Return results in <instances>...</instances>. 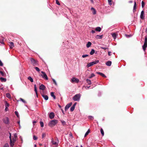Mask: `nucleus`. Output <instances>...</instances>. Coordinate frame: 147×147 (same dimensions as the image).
Instances as JSON below:
<instances>
[{"label": "nucleus", "mask_w": 147, "mask_h": 147, "mask_svg": "<svg viewBox=\"0 0 147 147\" xmlns=\"http://www.w3.org/2000/svg\"><path fill=\"white\" fill-rule=\"evenodd\" d=\"M9 138L10 140V144L11 147H13L14 145V143L16 141V138L13 137L12 139L11 138V134L9 133Z\"/></svg>", "instance_id": "nucleus-1"}, {"label": "nucleus", "mask_w": 147, "mask_h": 147, "mask_svg": "<svg viewBox=\"0 0 147 147\" xmlns=\"http://www.w3.org/2000/svg\"><path fill=\"white\" fill-rule=\"evenodd\" d=\"M58 123V120L56 119L50 121L48 124L49 126L53 127L55 126Z\"/></svg>", "instance_id": "nucleus-2"}, {"label": "nucleus", "mask_w": 147, "mask_h": 147, "mask_svg": "<svg viewBox=\"0 0 147 147\" xmlns=\"http://www.w3.org/2000/svg\"><path fill=\"white\" fill-rule=\"evenodd\" d=\"M81 95L80 93L76 94L73 97V100L75 101H79L80 99Z\"/></svg>", "instance_id": "nucleus-3"}, {"label": "nucleus", "mask_w": 147, "mask_h": 147, "mask_svg": "<svg viewBox=\"0 0 147 147\" xmlns=\"http://www.w3.org/2000/svg\"><path fill=\"white\" fill-rule=\"evenodd\" d=\"M99 62V61L98 60H97L95 61L91 62L88 63L87 65V67H90L94 64H95L97 63H98Z\"/></svg>", "instance_id": "nucleus-4"}, {"label": "nucleus", "mask_w": 147, "mask_h": 147, "mask_svg": "<svg viewBox=\"0 0 147 147\" xmlns=\"http://www.w3.org/2000/svg\"><path fill=\"white\" fill-rule=\"evenodd\" d=\"M30 60L31 63L33 66H34L37 65L38 63L34 59L32 58H31Z\"/></svg>", "instance_id": "nucleus-5"}, {"label": "nucleus", "mask_w": 147, "mask_h": 147, "mask_svg": "<svg viewBox=\"0 0 147 147\" xmlns=\"http://www.w3.org/2000/svg\"><path fill=\"white\" fill-rule=\"evenodd\" d=\"M57 140L58 141V142H55L54 141L53 138L51 139V142L53 144L55 145L57 147L58 146V144L59 143V141L58 138H57Z\"/></svg>", "instance_id": "nucleus-6"}, {"label": "nucleus", "mask_w": 147, "mask_h": 147, "mask_svg": "<svg viewBox=\"0 0 147 147\" xmlns=\"http://www.w3.org/2000/svg\"><path fill=\"white\" fill-rule=\"evenodd\" d=\"M41 73L42 74V78L45 79V80H48V78L46 73L43 71H41Z\"/></svg>", "instance_id": "nucleus-7"}, {"label": "nucleus", "mask_w": 147, "mask_h": 147, "mask_svg": "<svg viewBox=\"0 0 147 147\" xmlns=\"http://www.w3.org/2000/svg\"><path fill=\"white\" fill-rule=\"evenodd\" d=\"M3 122L6 124H8L9 123V120L8 117H6L3 119Z\"/></svg>", "instance_id": "nucleus-8"}, {"label": "nucleus", "mask_w": 147, "mask_h": 147, "mask_svg": "<svg viewBox=\"0 0 147 147\" xmlns=\"http://www.w3.org/2000/svg\"><path fill=\"white\" fill-rule=\"evenodd\" d=\"M72 102H70L66 105L65 108V110H67L70 107V106L72 105Z\"/></svg>", "instance_id": "nucleus-9"}, {"label": "nucleus", "mask_w": 147, "mask_h": 147, "mask_svg": "<svg viewBox=\"0 0 147 147\" xmlns=\"http://www.w3.org/2000/svg\"><path fill=\"white\" fill-rule=\"evenodd\" d=\"M79 82V80L77 78H73L71 79V82H76L78 83Z\"/></svg>", "instance_id": "nucleus-10"}, {"label": "nucleus", "mask_w": 147, "mask_h": 147, "mask_svg": "<svg viewBox=\"0 0 147 147\" xmlns=\"http://www.w3.org/2000/svg\"><path fill=\"white\" fill-rule=\"evenodd\" d=\"M140 18L142 20L144 19V10L142 11L141 12L140 15Z\"/></svg>", "instance_id": "nucleus-11"}, {"label": "nucleus", "mask_w": 147, "mask_h": 147, "mask_svg": "<svg viewBox=\"0 0 147 147\" xmlns=\"http://www.w3.org/2000/svg\"><path fill=\"white\" fill-rule=\"evenodd\" d=\"M144 52H145L147 47V43L144 42V45L142 46Z\"/></svg>", "instance_id": "nucleus-12"}, {"label": "nucleus", "mask_w": 147, "mask_h": 147, "mask_svg": "<svg viewBox=\"0 0 147 147\" xmlns=\"http://www.w3.org/2000/svg\"><path fill=\"white\" fill-rule=\"evenodd\" d=\"M55 116V114L53 112L50 113L49 115V117L51 119H53Z\"/></svg>", "instance_id": "nucleus-13"}, {"label": "nucleus", "mask_w": 147, "mask_h": 147, "mask_svg": "<svg viewBox=\"0 0 147 147\" xmlns=\"http://www.w3.org/2000/svg\"><path fill=\"white\" fill-rule=\"evenodd\" d=\"M46 88L45 86L44 85L42 84L40 86L39 89L40 90H44Z\"/></svg>", "instance_id": "nucleus-14"}, {"label": "nucleus", "mask_w": 147, "mask_h": 147, "mask_svg": "<svg viewBox=\"0 0 147 147\" xmlns=\"http://www.w3.org/2000/svg\"><path fill=\"white\" fill-rule=\"evenodd\" d=\"M91 10H92V13L93 15H95L96 13V11L95 9L93 7L91 8Z\"/></svg>", "instance_id": "nucleus-15"}, {"label": "nucleus", "mask_w": 147, "mask_h": 147, "mask_svg": "<svg viewBox=\"0 0 147 147\" xmlns=\"http://www.w3.org/2000/svg\"><path fill=\"white\" fill-rule=\"evenodd\" d=\"M97 74L101 76L102 77L104 78H106V76L100 72H96Z\"/></svg>", "instance_id": "nucleus-16"}, {"label": "nucleus", "mask_w": 147, "mask_h": 147, "mask_svg": "<svg viewBox=\"0 0 147 147\" xmlns=\"http://www.w3.org/2000/svg\"><path fill=\"white\" fill-rule=\"evenodd\" d=\"M136 1H135L134 3V4L133 9V12L134 13L136 11Z\"/></svg>", "instance_id": "nucleus-17"}, {"label": "nucleus", "mask_w": 147, "mask_h": 147, "mask_svg": "<svg viewBox=\"0 0 147 147\" xmlns=\"http://www.w3.org/2000/svg\"><path fill=\"white\" fill-rule=\"evenodd\" d=\"M42 97L44 98V99L46 100H47L48 99V96L47 95H45L44 94H42Z\"/></svg>", "instance_id": "nucleus-18"}, {"label": "nucleus", "mask_w": 147, "mask_h": 147, "mask_svg": "<svg viewBox=\"0 0 147 147\" xmlns=\"http://www.w3.org/2000/svg\"><path fill=\"white\" fill-rule=\"evenodd\" d=\"M112 63V62L111 61H108L106 63V64L108 66H111Z\"/></svg>", "instance_id": "nucleus-19"}, {"label": "nucleus", "mask_w": 147, "mask_h": 147, "mask_svg": "<svg viewBox=\"0 0 147 147\" xmlns=\"http://www.w3.org/2000/svg\"><path fill=\"white\" fill-rule=\"evenodd\" d=\"M113 37L114 39H115L117 37V34L115 33H113L111 34Z\"/></svg>", "instance_id": "nucleus-20"}, {"label": "nucleus", "mask_w": 147, "mask_h": 147, "mask_svg": "<svg viewBox=\"0 0 147 147\" xmlns=\"http://www.w3.org/2000/svg\"><path fill=\"white\" fill-rule=\"evenodd\" d=\"M9 46L10 48L12 49L14 47L13 43L12 42H9Z\"/></svg>", "instance_id": "nucleus-21"}, {"label": "nucleus", "mask_w": 147, "mask_h": 147, "mask_svg": "<svg viewBox=\"0 0 147 147\" xmlns=\"http://www.w3.org/2000/svg\"><path fill=\"white\" fill-rule=\"evenodd\" d=\"M102 35H97L95 36V38L96 39H101L102 38Z\"/></svg>", "instance_id": "nucleus-22"}, {"label": "nucleus", "mask_w": 147, "mask_h": 147, "mask_svg": "<svg viewBox=\"0 0 147 147\" xmlns=\"http://www.w3.org/2000/svg\"><path fill=\"white\" fill-rule=\"evenodd\" d=\"M86 82L88 85H90L91 84V82L90 80L88 79H87L86 80Z\"/></svg>", "instance_id": "nucleus-23"}, {"label": "nucleus", "mask_w": 147, "mask_h": 147, "mask_svg": "<svg viewBox=\"0 0 147 147\" xmlns=\"http://www.w3.org/2000/svg\"><path fill=\"white\" fill-rule=\"evenodd\" d=\"M0 80L1 82H5L6 81V79L3 77H1Z\"/></svg>", "instance_id": "nucleus-24"}, {"label": "nucleus", "mask_w": 147, "mask_h": 147, "mask_svg": "<svg viewBox=\"0 0 147 147\" xmlns=\"http://www.w3.org/2000/svg\"><path fill=\"white\" fill-rule=\"evenodd\" d=\"M95 30L96 31L100 32L101 30V28L99 27H97L95 28Z\"/></svg>", "instance_id": "nucleus-25"}, {"label": "nucleus", "mask_w": 147, "mask_h": 147, "mask_svg": "<svg viewBox=\"0 0 147 147\" xmlns=\"http://www.w3.org/2000/svg\"><path fill=\"white\" fill-rule=\"evenodd\" d=\"M4 40L3 38L0 36V43L1 44H3V41Z\"/></svg>", "instance_id": "nucleus-26"}, {"label": "nucleus", "mask_w": 147, "mask_h": 147, "mask_svg": "<svg viewBox=\"0 0 147 147\" xmlns=\"http://www.w3.org/2000/svg\"><path fill=\"white\" fill-rule=\"evenodd\" d=\"M92 44L90 42H88L86 44V46L87 48L89 47Z\"/></svg>", "instance_id": "nucleus-27"}, {"label": "nucleus", "mask_w": 147, "mask_h": 147, "mask_svg": "<svg viewBox=\"0 0 147 147\" xmlns=\"http://www.w3.org/2000/svg\"><path fill=\"white\" fill-rule=\"evenodd\" d=\"M28 79L29 80L32 82H33V79L31 76H29L28 77Z\"/></svg>", "instance_id": "nucleus-28"}, {"label": "nucleus", "mask_w": 147, "mask_h": 147, "mask_svg": "<svg viewBox=\"0 0 147 147\" xmlns=\"http://www.w3.org/2000/svg\"><path fill=\"white\" fill-rule=\"evenodd\" d=\"M51 95L52 97L54 99L56 98L54 94V93L53 92H52L51 93Z\"/></svg>", "instance_id": "nucleus-29"}, {"label": "nucleus", "mask_w": 147, "mask_h": 147, "mask_svg": "<svg viewBox=\"0 0 147 147\" xmlns=\"http://www.w3.org/2000/svg\"><path fill=\"white\" fill-rule=\"evenodd\" d=\"M95 52V50L94 49H92L90 52V55H93Z\"/></svg>", "instance_id": "nucleus-30"}, {"label": "nucleus", "mask_w": 147, "mask_h": 147, "mask_svg": "<svg viewBox=\"0 0 147 147\" xmlns=\"http://www.w3.org/2000/svg\"><path fill=\"white\" fill-rule=\"evenodd\" d=\"M0 73L1 74V75L5 77V76H6V74L5 73L3 72L2 71H0Z\"/></svg>", "instance_id": "nucleus-31"}, {"label": "nucleus", "mask_w": 147, "mask_h": 147, "mask_svg": "<svg viewBox=\"0 0 147 147\" xmlns=\"http://www.w3.org/2000/svg\"><path fill=\"white\" fill-rule=\"evenodd\" d=\"M6 97L9 98H11V95L9 93H7L6 94Z\"/></svg>", "instance_id": "nucleus-32"}, {"label": "nucleus", "mask_w": 147, "mask_h": 147, "mask_svg": "<svg viewBox=\"0 0 147 147\" xmlns=\"http://www.w3.org/2000/svg\"><path fill=\"white\" fill-rule=\"evenodd\" d=\"M95 76V75H94V74L93 73H92L91 74V75L90 76H89L88 78L90 79V78H92L94 77Z\"/></svg>", "instance_id": "nucleus-33"}, {"label": "nucleus", "mask_w": 147, "mask_h": 147, "mask_svg": "<svg viewBox=\"0 0 147 147\" xmlns=\"http://www.w3.org/2000/svg\"><path fill=\"white\" fill-rule=\"evenodd\" d=\"M34 91L36 92V94H37V87L36 86V84L34 85Z\"/></svg>", "instance_id": "nucleus-34"}, {"label": "nucleus", "mask_w": 147, "mask_h": 147, "mask_svg": "<svg viewBox=\"0 0 147 147\" xmlns=\"http://www.w3.org/2000/svg\"><path fill=\"white\" fill-rule=\"evenodd\" d=\"M90 132V130L89 129L87 132L86 133L85 135H84V137H86L88 134Z\"/></svg>", "instance_id": "nucleus-35"}, {"label": "nucleus", "mask_w": 147, "mask_h": 147, "mask_svg": "<svg viewBox=\"0 0 147 147\" xmlns=\"http://www.w3.org/2000/svg\"><path fill=\"white\" fill-rule=\"evenodd\" d=\"M88 118L90 120H92L94 119V117L93 116H88Z\"/></svg>", "instance_id": "nucleus-36"}, {"label": "nucleus", "mask_w": 147, "mask_h": 147, "mask_svg": "<svg viewBox=\"0 0 147 147\" xmlns=\"http://www.w3.org/2000/svg\"><path fill=\"white\" fill-rule=\"evenodd\" d=\"M15 114L16 115V116H17V117L18 118L19 117V113H18V112L17 111H15Z\"/></svg>", "instance_id": "nucleus-37"}, {"label": "nucleus", "mask_w": 147, "mask_h": 147, "mask_svg": "<svg viewBox=\"0 0 147 147\" xmlns=\"http://www.w3.org/2000/svg\"><path fill=\"white\" fill-rule=\"evenodd\" d=\"M100 132L102 136H103L104 135V132L102 128L100 129Z\"/></svg>", "instance_id": "nucleus-38"}, {"label": "nucleus", "mask_w": 147, "mask_h": 147, "mask_svg": "<svg viewBox=\"0 0 147 147\" xmlns=\"http://www.w3.org/2000/svg\"><path fill=\"white\" fill-rule=\"evenodd\" d=\"M141 4H142V8H143L144 7V5H145L144 2V1H142V3H141Z\"/></svg>", "instance_id": "nucleus-39"}, {"label": "nucleus", "mask_w": 147, "mask_h": 147, "mask_svg": "<svg viewBox=\"0 0 147 147\" xmlns=\"http://www.w3.org/2000/svg\"><path fill=\"white\" fill-rule=\"evenodd\" d=\"M52 80L53 83L55 84L56 86L57 85V84L55 80L54 79H52Z\"/></svg>", "instance_id": "nucleus-40"}, {"label": "nucleus", "mask_w": 147, "mask_h": 147, "mask_svg": "<svg viewBox=\"0 0 147 147\" xmlns=\"http://www.w3.org/2000/svg\"><path fill=\"white\" fill-rule=\"evenodd\" d=\"M40 126L41 127H42L44 126V123L42 121H40Z\"/></svg>", "instance_id": "nucleus-41"}, {"label": "nucleus", "mask_w": 147, "mask_h": 147, "mask_svg": "<svg viewBox=\"0 0 147 147\" xmlns=\"http://www.w3.org/2000/svg\"><path fill=\"white\" fill-rule=\"evenodd\" d=\"M20 99L22 102L24 103H26V102L22 98H20Z\"/></svg>", "instance_id": "nucleus-42"}, {"label": "nucleus", "mask_w": 147, "mask_h": 147, "mask_svg": "<svg viewBox=\"0 0 147 147\" xmlns=\"http://www.w3.org/2000/svg\"><path fill=\"white\" fill-rule=\"evenodd\" d=\"M46 136V134L45 133H43L42 135V138H43Z\"/></svg>", "instance_id": "nucleus-43"}, {"label": "nucleus", "mask_w": 147, "mask_h": 147, "mask_svg": "<svg viewBox=\"0 0 147 147\" xmlns=\"http://www.w3.org/2000/svg\"><path fill=\"white\" fill-rule=\"evenodd\" d=\"M34 68L37 71L39 72L40 71V69L37 67H34Z\"/></svg>", "instance_id": "nucleus-44"}, {"label": "nucleus", "mask_w": 147, "mask_h": 147, "mask_svg": "<svg viewBox=\"0 0 147 147\" xmlns=\"http://www.w3.org/2000/svg\"><path fill=\"white\" fill-rule=\"evenodd\" d=\"M33 139L34 140H36L38 138L35 135H34L33 136Z\"/></svg>", "instance_id": "nucleus-45"}, {"label": "nucleus", "mask_w": 147, "mask_h": 147, "mask_svg": "<svg viewBox=\"0 0 147 147\" xmlns=\"http://www.w3.org/2000/svg\"><path fill=\"white\" fill-rule=\"evenodd\" d=\"M75 107L74 106L72 105V106L71 107L70 110H74L75 109Z\"/></svg>", "instance_id": "nucleus-46"}, {"label": "nucleus", "mask_w": 147, "mask_h": 147, "mask_svg": "<svg viewBox=\"0 0 147 147\" xmlns=\"http://www.w3.org/2000/svg\"><path fill=\"white\" fill-rule=\"evenodd\" d=\"M108 1L109 3V4L110 5H111L112 4V3H111L112 0H108Z\"/></svg>", "instance_id": "nucleus-47"}, {"label": "nucleus", "mask_w": 147, "mask_h": 147, "mask_svg": "<svg viewBox=\"0 0 147 147\" xmlns=\"http://www.w3.org/2000/svg\"><path fill=\"white\" fill-rule=\"evenodd\" d=\"M100 48L101 49H104V50H106L107 49H108V48H107L106 47H100Z\"/></svg>", "instance_id": "nucleus-48"}, {"label": "nucleus", "mask_w": 147, "mask_h": 147, "mask_svg": "<svg viewBox=\"0 0 147 147\" xmlns=\"http://www.w3.org/2000/svg\"><path fill=\"white\" fill-rule=\"evenodd\" d=\"M144 42L147 43V37L146 36L145 37V40Z\"/></svg>", "instance_id": "nucleus-49"}, {"label": "nucleus", "mask_w": 147, "mask_h": 147, "mask_svg": "<svg viewBox=\"0 0 147 147\" xmlns=\"http://www.w3.org/2000/svg\"><path fill=\"white\" fill-rule=\"evenodd\" d=\"M56 3L58 5H60V4L58 0H56Z\"/></svg>", "instance_id": "nucleus-50"}, {"label": "nucleus", "mask_w": 147, "mask_h": 147, "mask_svg": "<svg viewBox=\"0 0 147 147\" xmlns=\"http://www.w3.org/2000/svg\"><path fill=\"white\" fill-rule=\"evenodd\" d=\"M125 36H126V37H127V38H129L131 36L130 35H128V34H125Z\"/></svg>", "instance_id": "nucleus-51"}, {"label": "nucleus", "mask_w": 147, "mask_h": 147, "mask_svg": "<svg viewBox=\"0 0 147 147\" xmlns=\"http://www.w3.org/2000/svg\"><path fill=\"white\" fill-rule=\"evenodd\" d=\"M88 56V55L86 54V55H82V57L83 58H85V57H86Z\"/></svg>", "instance_id": "nucleus-52"}, {"label": "nucleus", "mask_w": 147, "mask_h": 147, "mask_svg": "<svg viewBox=\"0 0 147 147\" xmlns=\"http://www.w3.org/2000/svg\"><path fill=\"white\" fill-rule=\"evenodd\" d=\"M3 147H9V145L7 143H6L5 144Z\"/></svg>", "instance_id": "nucleus-53"}, {"label": "nucleus", "mask_w": 147, "mask_h": 147, "mask_svg": "<svg viewBox=\"0 0 147 147\" xmlns=\"http://www.w3.org/2000/svg\"><path fill=\"white\" fill-rule=\"evenodd\" d=\"M61 123H62V124L63 125H64L65 124V122L64 121H61Z\"/></svg>", "instance_id": "nucleus-54"}, {"label": "nucleus", "mask_w": 147, "mask_h": 147, "mask_svg": "<svg viewBox=\"0 0 147 147\" xmlns=\"http://www.w3.org/2000/svg\"><path fill=\"white\" fill-rule=\"evenodd\" d=\"M3 65V64L1 61L0 60V66H2Z\"/></svg>", "instance_id": "nucleus-55"}, {"label": "nucleus", "mask_w": 147, "mask_h": 147, "mask_svg": "<svg viewBox=\"0 0 147 147\" xmlns=\"http://www.w3.org/2000/svg\"><path fill=\"white\" fill-rule=\"evenodd\" d=\"M36 123V121H33L32 122L33 124V125H35V123Z\"/></svg>", "instance_id": "nucleus-56"}, {"label": "nucleus", "mask_w": 147, "mask_h": 147, "mask_svg": "<svg viewBox=\"0 0 147 147\" xmlns=\"http://www.w3.org/2000/svg\"><path fill=\"white\" fill-rule=\"evenodd\" d=\"M111 52L110 51H109L108 52V55L109 56H110L111 55Z\"/></svg>", "instance_id": "nucleus-57"}, {"label": "nucleus", "mask_w": 147, "mask_h": 147, "mask_svg": "<svg viewBox=\"0 0 147 147\" xmlns=\"http://www.w3.org/2000/svg\"><path fill=\"white\" fill-rule=\"evenodd\" d=\"M90 87V86H86L85 87V88L86 89H88Z\"/></svg>", "instance_id": "nucleus-58"}, {"label": "nucleus", "mask_w": 147, "mask_h": 147, "mask_svg": "<svg viewBox=\"0 0 147 147\" xmlns=\"http://www.w3.org/2000/svg\"><path fill=\"white\" fill-rule=\"evenodd\" d=\"M17 134H14V138H17Z\"/></svg>", "instance_id": "nucleus-59"}, {"label": "nucleus", "mask_w": 147, "mask_h": 147, "mask_svg": "<svg viewBox=\"0 0 147 147\" xmlns=\"http://www.w3.org/2000/svg\"><path fill=\"white\" fill-rule=\"evenodd\" d=\"M9 106V104L7 103H6L5 104V106H7V107Z\"/></svg>", "instance_id": "nucleus-60"}, {"label": "nucleus", "mask_w": 147, "mask_h": 147, "mask_svg": "<svg viewBox=\"0 0 147 147\" xmlns=\"http://www.w3.org/2000/svg\"><path fill=\"white\" fill-rule=\"evenodd\" d=\"M95 31L94 30H92V31H91V32L92 33H95Z\"/></svg>", "instance_id": "nucleus-61"}, {"label": "nucleus", "mask_w": 147, "mask_h": 147, "mask_svg": "<svg viewBox=\"0 0 147 147\" xmlns=\"http://www.w3.org/2000/svg\"><path fill=\"white\" fill-rule=\"evenodd\" d=\"M20 138L21 139V143H22V142H23V140H22V137H21V136L20 137Z\"/></svg>", "instance_id": "nucleus-62"}, {"label": "nucleus", "mask_w": 147, "mask_h": 147, "mask_svg": "<svg viewBox=\"0 0 147 147\" xmlns=\"http://www.w3.org/2000/svg\"><path fill=\"white\" fill-rule=\"evenodd\" d=\"M76 105V103L75 102V103H74V104L73 105L74 106V107H75Z\"/></svg>", "instance_id": "nucleus-63"}, {"label": "nucleus", "mask_w": 147, "mask_h": 147, "mask_svg": "<svg viewBox=\"0 0 147 147\" xmlns=\"http://www.w3.org/2000/svg\"><path fill=\"white\" fill-rule=\"evenodd\" d=\"M58 107H59V108H61V106L59 104H58Z\"/></svg>", "instance_id": "nucleus-64"}]
</instances>
